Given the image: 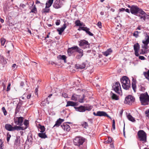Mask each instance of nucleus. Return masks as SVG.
<instances>
[{"instance_id":"38","label":"nucleus","mask_w":149,"mask_h":149,"mask_svg":"<svg viewBox=\"0 0 149 149\" xmlns=\"http://www.w3.org/2000/svg\"><path fill=\"white\" fill-rule=\"evenodd\" d=\"M140 33L141 32L140 31H135L133 33V36L136 38H137L139 36V33Z\"/></svg>"},{"instance_id":"30","label":"nucleus","mask_w":149,"mask_h":149,"mask_svg":"<svg viewBox=\"0 0 149 149\" xmlns=\"http://www.w3.org/2000/svg\"><path fill=\"white\" fill-rule=\"evenodd\" d=\"M38 136L41 138L45 139L47 138V135L45 133H39L38 134Z\"/></svg>"},{"instance_id":"46","label":"nucleus","mask_w":149,"mask_h":149,"mask_svg":"<svg viewBox=\"0 0 149 149\" xmlns=\"http://www.w3.org/2000/svg\"><path fill=\"white\" fill-rule=\"evenodd\" d=\"M11 137V136L9 133H8L7 134V141L8 143L10 140V139Z\"/></svg>"},{"instance_id":"52","label":"nucleus","mask_w":149,"mask_h":149,"mask_svg":"<svg viewBox=\"0 0 149 149\" xmlns=\"http://www.w3.org/2000/svg\"><path fill=\"white\" fill-rule=\"evenodd\" d=\"M26 95H27V96H26L27 98L28 99H30V98H31V94H27V93H25V94H24L23 96H25Z\"/></svg>"},{"instance_id":"56","label":"nucleus","mask_w":149,"mask_h":149,"mask_svg":"<svg viewBox=\"0 0 149 149\" xmlns=\"http://www.w3.org/2000/svg\"><path fill=\"white\" fill-rule=\"evenodd\" d=\"M146 116L148 117H149V109L145 111Z\"/></svg>"},{"instance_id":"54","label":"nucleus","mask_w":149,"mask_h":149,"mask_svg":"<svg viewBox=\"0 0 149 149\" xmlns=\"http://www.w3.org/2000/svg\"><path fill=\"white\" fill-rule=\"evenodd\" d=\"M81 29L82 30L85 31L86 32L87 31L88 29L89 28H87V27H81Z\"/></svg>"},{"instance_id":"7","label":"nucleus","mask_w":149,"mask_h":149,"mask_svg":"<svg viewBox=\"0 0 149 149\" xmlns=\"http://www.w3.org/2000/svg\"><path fill=\"white\" fill-rule=\"evenodd\" d=\"M79 45L83 49L89 48L90 47V44L85 40H81L79 42Z\"/></svg>"},{"instance_id":"35","label":"nucleus","mask_w":149,"mask_h":149,"mask_svg":"<svg viewBox=\"0 0 149 149\" xmlns=\"http://www.w3.org/2000/svg\"><path fill=\"white\" fill-rule=\"evenodd\" d=\"M75 24L77 26H82L83 23H81L80 20H77L76 21Z\"/></svg>"},{"instance_id":"1","label":"nucleus","mask_w":149,"mask_h":149,"mask_svg":"<svg viewBox=\"0 0 149 149\" xmlns=\"http://www.w3.org/2000/svg\"><path fill=\"white\" fill-rule=\"evenodd\" d=\"M86 139L80 136H76L73 140L74 145L79 147V149H86L85 145L83 144L85 141Z\"/></svg>"},{"instance_id":"22","label":"nucleus","mask_w":149,"mask_h":149,"mask_svg":"<svg viewBox=\"0 0 149 149\" xmlns=\"http://www.w3.org/2000/svg\"><path fill=\"white\" fill-rule=\"evenodd\" d=\"M66 24H64L62 27L59 29H57V30L58 32V34L59 35H61L64 30L66 28Z\"/></svg>"},{"instance_id":"49","label":"nucleus","mask_w":149,"mask_h":149,"mask_svg":"<svg viewBox=\"0 0 149 149\" xmlns=\"http://www.w3.org/2000/svg\"><path fill=\"white\" fill-rule=\"evenodd\" d=\"M10 86H11V83L10 82H9L8 84V85L7 87L6 91H9L10 89Z\"/></svg>"},{"instance_id":"19","label":"nucleus","mask_w":149,"mask_h":149,"mask_svg":"<svg viewBox=\"0 0 149 149\" xmlns=\"http://www.w3.org/2000/svg\"><path fill=\"white\" fill-rule=\"evenodd\" d=\"M77 105V103L73 102L72 101H68L67 102V104L66 105V107H68L69 106H72L74 107H76Z\"/></svg>"},{"instance_id":"48","label":"nucleus","mask_w":149,"mask_h":149,"mask_svg":"<svg viewBox=\"0 0 149 149\" xmlns=\"http://www.w3.org/2000/svg\"><path fill=\"white\" fill-rule=\"evenodd\" d=\"M89 30L90 29L89 28L88 29L87 31H86V33L87 34H88L89 36H93V34L89 31Z\"/></svg>"},{"instance_id":"64","label":"nucleus","mask_w":149,"mask_h":149,"mask_svg":"<svg viewBox=\"0 0 149 149\" xmlns=\"http://www.w3.org/2000/svg\"><path fill=\"white\" fill-rule=\"evenodd\" d=\"M123 112V109H122L120 111V113L119 116L120 117H122V116Z\"/></svg>"},{"instance_id":"58","label":"nucleus","mask_w":149,"mask_h":149,"mask_svg":"<svg viewBox=\"0 0 149 149\" xmlns=\"http://www.w3.org/2000/svg\"><path fill=\"white\" fill-rule=\"evenodd\" d=\"M1 61L3 62V63L4 64H6L7 63L6 61L4 60V59L3 58H1Z\"/></svg>"},{"instance_id":"27","label":"nucleus","mask_w":149,"mask_h":149,"mask_svg":"<svg viewBox=\"0 0 149 149\" xmlns=\"http://www.w3.org/2000/svg\"><path fill=\"white\" fill-rule=\"evenodd\" d=\"M112 51L111 49H107L105 52H103V55L107 56L109 54H110L112 52Z\"/></svg>"},{"instance_id":"43","label":"nucleus","mask_w":149,"mask_h":149,"mask_svg":"<svg viewBox=\"0 0 149 149\" xmlns=\"http://www.w3.org/2000/svg\"><path fill=\"white\" fill-rule=\"evenodd\" d=\"M112 139L111 137H109L108 140L104 141V143H110L112 141Z\"/></svg>"},{"instance_id":"26","label":"nucleus","mask_w":149,"mask_h":149,"mask_svg":"<svg viewBox=\"0 0 149 149\" xmlns=\"http://www.w3.org/2000/svg\"><path fill=\"white\" fill-rule=\"evenodd\" d=\"M85 65L84 63H83L80 65L77 64L75 65V67L77 69L79 68L84 69L85 68Z\"/></svg>"},{"instance_id":"25","label":"nucleus","mask_w":149,"mask_h":149,"mask_svg":"<svg viewBox=\"0 0 149 149\" xmlns=\"http://www.w3.org/2000/svg\"><path fill=\"white\" fill-rule=\"evenodd\" d=\"M110 94L111 95V97L112 99L115 100H119L118 97L116 94L112 93V91L111 92Z\"/></svg>"},{"instance_id":"44","label":"nucleus","mask_w":149,"mask_h":149,"mask_svg":"<svg viewBox=\"0 0 149 149\" xmlns=\"http://www.w3.org/2000/svg\"><path fill=\"white\" fill-rule=\"evenodd\" d=\"M2 110L3 111V112L4 113V115L5 116L6 115H7V113L5 109V107H2Z\"/></svg>"},{"instance_id":"11","label":"nucleus","mask_w":149,"mask_h":149,"mask_svg":"<svg viewBox=\"0 0 149 149\" xmlns=\"http://www.w3.org/2000/svg\"><path fill=\"white\" fill-rule=\"evenodd\" d=\"M24 118L22 117H16L14 118V121L15 124L21 126L23 125Z\"/></svg>"},{"instance_id":"59","label":"nucleus","mask_w":149,"mask_h":149,"mask_svg":"<svg viewBox=\"0 0 149 149\" xmlns=\"http://www.w3.org/2000/svg\"><path fill=\"white\" fill-rule=\"evenodd\" d=\"M62 96L65 98H67L68 97V95L67 94L64 93L62 94Z\"/></svg>"},{"instance_id":"18","label":"nucleus","mask_w":149,"mask_h":149,"mask_svg":"<svg viewBox=\"0 0 149 149\" xmlns=\"http://www.w3.org/2000/svg\"><path fill=\"white\" fill-rule=\"evenodd\" d=\"M61 127L64 130L69 132L70 130V127L69 125H67L66 123H64L61 125Z\"/></svg>"},{"instance_id":"36","label":"nucleus","mask_w":149,"mask_h":149,"mask_svg":"<svg viewBox=\"0 0 149 149\" xmlns=\"http://www.w3.org/2000/svg\"><path fill=\"white\" fill-rule=\"evenodd\" d=\"M39 126V129L40 130V132L41 133L44 132L45 130V127L43 125H41L40 124L38 125Z\"/></svg>"},{"instance_id":"20","label":"nucleus","mask_w":149,"mask_h":149,"mask_svg":"<svg viewBox=\"0 0 149 149\" xmlns=\"http://www.w3.org/2000/svg\"><path fill=\"white\" fill-rule=\"evenodd\" d=\"M27 128V127H21L20 126H15L13 127V131L17 130V131L21 130H24L26 129Z\"/></svg>"},{"instance_id":"23","label":"nucleus","mask_w":149,"mask_h":149,"mask_svg":"<svg viewBox=\"0 0 149 149\" xmlns=\"http://www.w3.org/2000/svg\"><path fill=\"white\" fill-rule=\"evenodd\" d=\"M5 128L9 131H13V127L10 124H7L5 126Z\"/></svg>"},{"instance_id":"53","label":"nucleus","mask_w":149,"mask_h":149,"mask_svg":"<svg viewBox=\"0 0 149 149\" xmlns=\"http://www.w3.org/2000/svg\"><path fill=\"white\" fill-rule=\"evenodd\" d=\"M97 25L99 28H102V23L100 22H98Z\"/></svg>"},{"instance_id":"55","label":"nucleus","mask_w":149,"mask_h":149,"mask_svg":"<svg viewBox=\"0 0 149 149\" xmlns=\"http://www.w3.org/2000/svg\"><path fill=\"white\" fill-rule=\"evenodd\" d=\"M20 108H18V107L17 108V107H16L15 109V114H16L17 113L19 112L20 109Z\"/></svg>"},{"instance_id":"3","label":"nucleus","mask_w":149,"mask_h":149,"mask_svg":"<svg viewBox=\"0 0 149 149\" xmlns=\"http://www.w3.org/2000/svg\"><path fill=\"white\" fill-rule=\"evenodd\" d=\"M139 99L142 105H148V101H149V96L147 92L145 93L141 94L139 97Z\"/></svg>"},{"instance_id":"21","label":"nucleus","mask_w":149,"mask_h":149,"mask_svg":"<svg viewBox=\"0 0 149 149\" xmlns=\"http://www.w3.org/2000/svg\"><path fill=\"white\" fill-rule=\"evenodd\" d=\"M64 120L63 119H62L60 118L58 119L56 121L55 124L54 126V127L56 126L58 127L64 121Z\"/></svg>"},{"instance_id":"24","label":"nucleus","mask_w":149,"mask_h":149,"mask_svg":"<svg viewBox=\"0 0 149 149\" xmlns=\"http://www.w3.org/2000/svg\"><path fill=\"white\" fill-rule=\"evenodd\" d=\"M67 57L65 55H60L57 56V58L58 59L62 60L64 61V63H66V58Z\"/></svg>"},{"instance_id":"41","label":"nucleus","mask_w":149,"mask_h":149,"mask_svg":"<svg viewBox=\"0 0 149 149\" xmlns=\"http://www.w3.org/2000/svg\"><path fill=\"white\" fill-rule=\"evenodd\" d=\"M23 124L25 126H26L25 127H27V128L28 127L29 125V121L26 119L25 120Z\"/></svg>"},{"instance_id":"6","label":"nucleus","mask_w":149,"mask_h":149,"mask_svg":"<svg viewBox=\"0 0 149 149\" xmlns=\"http://www.w3.org/2000/svg\"><path fill=\"white\" fill-rule=\"evenodd\" d=\"M137 135L141 141H142L143 143L147 141L146 134L143 130H140L137 133Z\"/></svg>"},{"instance_id":"4","label":"nucleus","mask_w":149,"mask_h":149,"mask_svg":"<svg viewBox=\"0 0 149 149\" xmlns=\"http://www.w3.org/2000/svg\"><path fill=\"white\" fill-rule=\"evenodd\" d=\"M137 16L142 22L146 21V19H149V15L147 14L142 9L140 10Z\"/></svg>"},{"instance_id":"2","label":"nucleus","mask_w":149,"mask_h":149,"mask_svg":"<svg viewBox=\"0 0 149 149\" xmlns=\"http://www.w3.org/2000/svg\"><path fill=\"white\" fill-rule=\"evenodd\" d=\"M120 81L124 89L128 90L130 88V81L128 77L126 76H123L120 79Z\"/></svg>"},{"instance_id":"57","label":"nucleus","mask_w":149,"mask_h":149,"mask_svg":"<svg viewBox=\"0 0 149 149\" xmlns=\"http://www.w3.org/2000/svg\"><path fill=\"white\" fill-rule=\"evenodd\" d=\"M48 8H46L45 7V8L44 9V13H48L49 12V9H48Z\"/></svg>"},{"instance_id":"50","label":"nucleus","mask_w":149,"mask_h":149,"mask_svg":"<svg viewBox=\"0 0 149 149\" xmlns=\"http://www.w3.org/2000/svg\"><path fill=\"white\" fill-rule=\"evenodd\" d=\"M115 122L114 119L112 121V128L113 130H115Z\"/></svg>"},{"instance_id":"10","label":"nucleus","mask_w":149,"mask_h":149,"mask_svg":"<svg viewBox=\"0 0 149 149\" xmlns=\"http://www.w3.org/2000/svg\"><path fill=\"white\" fill-rule=\"evenodd\" d=\"M112 86L116 93L120 94L121 90L120 84L119 82H116L115 84H113Z\"/></svg>"},{"instance_id":"42","label":"nucleus","mask_w":149,"mask_h":149,"mask_svg":"<svg viewBox=\"0 0 149 149\" xmlns=\"http://www.w3.org/2000/svg\"><path fill=\"white\" fill-rule=\"evenodd\" d=\"M6 40L3 38H2L1 39V42L2 45L3 46L5 43Z\"/></svg>"},{"instance_id":"47","label":"nucleus","mask_w":149,"mask_h":149,"mask_svg":"<svg viewBox=\"0 0 149 149\" xmlns=\"http://www.w3.org/2000/svg\"><path fill=\"white\" fill-rule=\"evenodd\" d=\"M71 99L72 100L77 101V98L74 95H73L71 97Z\"/></svg>"},{"instance_id":"17","label":"nucleus","mask_w":149,"mask_h":149,"mask_svg":"<svg viewBox=\"0 0 149 149\" xmlns=\"http://www.w3.org/2000/svg\"><path fill=\"white\" fill-rule=\"evenodd\" d=\"M132 86L134 92H136V79H134L133 77H132Z\"/></svg>"},{"instance_id":"28","label":"nucleus","mask_w":149,"mask_h":149,"mask_svg":"<svg viewBox=\"0 0 149 149\" xmlns=\"http://www.w3.org/2000/svg\"><path fill=\"white\" fill-rule=\"evenodd\" d=\"M54 0H48L46 3V8H49L52 5Z\"/></svg>"},{"instance_id":"8","label":"nucleus","mask_w":149,"mask_h":149,"mask_svg":"<svg viewBox=\"0 0 149 149\" xmlns=\"http://www.w3.org/2000/svg\"><path fill=\"white\" fill-rule=\"evenodd\" d=\"M135 101L134 97L132 95H129L125 97L124 102L125 104L131 105Z\"/></svg>"},{"instance_id":"51","label":"nucleus","mask_w":149,"mask_h":149,"mask_svg":"<svg viewBox=\"0 0 149 149\" xmlns=\"http://www.w3.org/2000/svg\"><path fill=\"white\" fill-rule=\"evenodd\" d=\"M83 55V54H79L76 56V58L77 59H80Z\"/></svg>"},{"instance_id":"5","label":"nucleus","mask_w":149,"mask_h":149,"mask_svg":"<svg viewBox=\"0 0 149 149\" xmlns=\"http://www.w3.org/2000/svg\"><path fill=\"white\" fill-rule=\"evenodd\" d=\"M92 106L89 105L86 106H83L81 105L79 107H74L76 111L81 112H83L86 111H90L92 109Z\"/></svg>"},{"instance_id":"31","label":"nucleus","mask_w":149,"mask_h":149,"mask_svg":"<svg viewBox=\"0 0 149 149\" xmlns=\"http://www.w3.org/2000/svg\"><path fill=\"white\" fill-rule=\"evenodd\" d=\"M29 135H30V136L29 137L28 136L26 140V141H27L29 142L30 141L31 143H33V136L31 134H29Z\"/></svg>"},{"instance_id":"15","label":"nucleus","mask_w":149,"mask_h":149,"mask_svg":"<svg viewBox=\"0 0 149 149\" xmlns=\"http://www.w3.org/2000/svg\"><path fill=\"white\" fill-rule=\"evenodd\" d=\"M147 38L145 40H143L142 43L144 44V46H142V48L145 49H148V45L149 43V36H147Z\"/></svg>"},{"instance_id":"12","label":"nucleus","mask_w":149,"mask_h":149,"mask_svg":"<svg viewBox=\"0 0 149 149\" xmlns=\"http://www.w3.org/2000/svg\"><path fill=\"white\" fill-rule=\"evenodd\" d=\"M63 4L60 0H56L55 1L53 5V7L56 9H58L61 8L63 6Z\"/></svg>"},{"instance_id":"61","label":"nucleus","mask_w":149,"mask_h":149,"mask_svg":"<svg viewBox=\"0 0 149 149\" xmlns=\"http://www.w3.org/2000/svg\"><path fill=\"white\" fill-rule=\"evenodd\" d=\"M139 58L141 60H144L145 59V58L143 56H139Z\"/></svg>"},{"instance_id":"40","label":"nucleus","mask_w":149,"mask_h":149,"mask_svg":"<svg viewBox=\"0 0 149 149\" xmlns=\"http://www.w3.org/2000/svg\"><path fill=\"white\" fill-rule=\"evenodd\" d=\"M37 12V9L35 5L33 9H31V11L29 13H36Z\"/></svg>"},{"instance_id":"13","label":"nucleus","mask_w":149,"mask_h":149,"mask_svg":"<svg viewBox=\"0 0 149 149\" xmlns=\"http://www.w3.org/2000/svg\"><path fill=\"white\" fill-rule=\"evenodd\" d=\"M140 46L138 43L135 44L134 46V49L135 52V54L136 56H138L139 54L138 53Z\"/></svg>"},{"instance_id":"39","label":"nucleus","mask_w":149,"mask_h":149,"mask_svg":"<svg viewBox=\"0 0 149 149\" xmlns=\"http://www.w3.org/2000/svg\"><path fill=\"white\" fill-rule=\"evenodd\" d=\"M144 74L146 78L149 81V70L147 72H144Z\"/></svg>"},{"instance_id":"34","label":"nucleus","mask_w":149,"mask_h":149,"mask_svg":"<svg viewBox=\"0 0 149 149\" xmlns=\"http://www.w3.org/2000/svg\"><path fill=\"white\" fill-rule=\"evenodd\" d=\"M127 117L129 120L132 122H134L135 121L134 118L130 114L127 115Z\"/></svg>"},{"instance_id":"33","label":"nucleus","mask_w":149,"mask_h":149,"mask_svg":"<svg viewBox=\"0 0 149 149\" xmlns=\"http://www.w3.org/2000/svg\"><path fill=\"white\" fill-rule=\"evenodd\" d=\"M81 124L82 127L85 129H86L88 127V123L86 122L83 121L81 122Z\"/></svg>"},{"instance_id":"60","label":"nucleus","mask_w":149,"mask_h":149,"mask_svg":"<svg viewBox=\"0 0 149 149\" xmlns=\"http://www.w3.org/2000/svg\"><path fill=\"white\" fill-rule=\"evenodd\" d=\"M13 69H14L15 70L17 68V66L16 65V64H14L12 66Z\"/></svg>"},{"instance_id":"62","label":"nucleus","mask_w":149,"mask_h":149,"mask_svg":"<svg viewBox=\"0 0 149 149\" xmlns=\"http://www.w3.org/2000/svg\"><path fill=\"white\" fill-rule=\"evenodd\" d=\"M145 90V88L142 86H141L140 87V90L141 91H144Z\"/></svg>"},{"instance_id":"37","label":"nucleus","mask_w":149,"mask_h":149,"mask_svg":"<svg viewBox=\"0 0 149 149\" xmlns=\"http://www.w3.org/2000/svg\"><path fill=\"white\" fill-rule=\"evenodd\" d=\"M76 52H77L79 54H83V50L77 46Z\"/></svg>"},{"instance_id":"29","label":"nucleus","mask_w":149,"mask_h":149,"mask_svg":"<svg viewBox=\"0 0 149 149\" xmlns=\"http://www.w3.org/2000/svg\"><path fill=\"white\" fill-rule=\"evenodd\" d=\"M47 99L48 98H47L45 99L43 101H42L41 104L43 106H45L47 104H49V101Z\"/></svg>"},{"instance_id":"63","label":"nucleus","mask_w":149,"mask_h":149,"mask_svg":"<svg viewBox=\"0 0 149 149\" xmlns=\"http://www.w3.org/2000/svg\"><path fill=\"white\" fill-rule=\"evenodd\" d=\"M60 23V20H57V21L56 22V24L57 26L59 25Z\"/></svg>"},{"instance_id":"45","label":"nucleus","mask_w":149,"mask_h":149,"mask_svg":"<svg viewBox=\"0 0 149 149\" xmlns=\"http://www.w3.org/2000/svg\"><path fill=\"white\" fill-rule=\"evenodd\" d=\"M22 101H19V103H18L17 105V108H20L21 107L22 105Z\"/></svg>"},{"instance_id":"9","label":"nucleus","mask_w":149,"mask_h":149,"mask_svg":"<svg viewBox=\"0 0 149 149\" xmlns=\"http://www.w3.org/2000/svg\"><path fill=\"white\" fill-rule=\"evenodd\" d=\"M141 9V8H139L137 6L133 5L132 6L130 11L132 14L137 16Z\"/></svg>"},{"instance_id":"14","label":"nucleus","mask_w":149,"mask_h":149,"mask_svg":"<svg viewBox=\"0 0 149 149\" xmlns=\"http://www.w3.org/2000/svg\"><path fill=\"white\" fill-rule=\"evenodd\" d=\"M77 46H74L68 48L67 52L69 56H70L72 54L76 51Z\"/></svg>"},{"instance_id":"32","label":"nucleus","mask_w":149,"mask_h":149,"mask_svg":"<svg viewBox=\"0 0 149 149\" xmlns=\"http://www.w3.org/2000/svg\"><path fill=\"white\" fill-rule=\"evenodd\" d=\"M19 137L17 136L16 139L15 140L14 142V145H16L17 146H19V144L20 141V140H19Z\"/></svg>"},{"instance_id":"16","label":"nucleus","mask_w":149,"mask_h":149,"mask_svg":"<svg viewBox=\"0 0 149 149\" xmlns=\"http://www.w3.org/2000/svg\"><path fill=\"white\" fill-rule=\"evenodd\" d=\"M97 116H106L107 117H108L111 119V117L108 115L106 112L103 111H98L97 112Z\"/></svg>"}]
</instances>
